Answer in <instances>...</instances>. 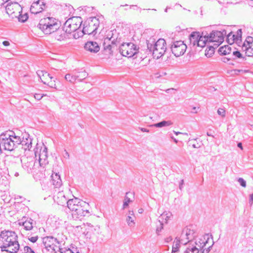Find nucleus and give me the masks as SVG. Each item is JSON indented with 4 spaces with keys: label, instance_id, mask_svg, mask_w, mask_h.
Instances as JSON below:
<instances>
[{
    "label": "nucleus",
    "instance_id": "f257e3e1",
    "mask_svg": "<svg viewBox=\"0 0 253 253\" xmlns=\"http://www.w3.org/2000/svg\"><path fill=\"white\" fill-rule=\"evenodd\" d=\"M17 235L12 231L4 230L0 233V248L1 251L16 253L19 250Z\"/></svg>",
    "mask_w": 253,
    "mask_h": 253
},
{
    "label": "nucleus",
    "instance_id": "f03ea898",
    "mask_svg": "<svg viewBox=\"0 0 253 253\" xmlns=\"http://www.w3.org/2000/svg\"><path fill=\"white\" fill-rule=\"evenodd\" d=\"M88 207V203L77 198L69 199L67 203V207L73 211L72 216L75 219L89 214Z\"/></svg>",
    "mask_w": 253,
    "mask_h": 253
},
{
    "label": "nucleus",
    "instance_id": "7ed1b4c3",
    "mask_svg": "<svg viewBox=\"0 0 253 253\" xmlns=\"http://www.w3.org/2000/svg\"><path fill=\"white\" fill-rule=\"evenodd\" d=\"M154 37L146 40L147 49L152 53L154 58L159 59L166 52V42L163 39H160L157 42Z\"/></svg>",
    "mask_w": 253,
    "mask_h": 253
},
{
    "label": "nucleus",
    "instance_id": "20e7f679",
    "mask_svg": "<svg viewBox=\"0 0 253 253\" xmlns=\"http://www.w3.org/2000/svg\"><path fill=\"white\" fill-rule=\"evenodd\" d=\"M37 27L40 29L45 34H50L59 27L57 20L53 17H47L42 19Z\"/></svg>",
    "mask_w": 253,
    "mask_h": 253
},
{
    "label": "nucleus",
    "instance_id": "39448f33",
    "mask_svg": "<svg viewBox=\"0 0 253 253\" xmlns=\"http://www.w3.org/2000/svg\"><path fill=\"white\" fill-rule=\"evenodd\" d=\"M3 136L1 143L5 150L11 151L18 146L19 136L16 135L13 131H11L10 134H5Z\"/></svg>",
    "mask_w": 253,
    "mask_h": 253
},
{
    "label": "nucleus",
    "instance_id": "423d86ee",
    "mask_svg": "<svg viewBox=\"0 0 253 253\" xmlns=\"http://www.w3.org/2000/svg\"><path fill=\"white\" fill-rule=\"evenodd\" d=\"M198 236V233L195 228L193 225H189L184 227L179 237L181 241V244L186 245L188 243H192L193 240Z\"/></svg>",
    "mask_w": 253,
    "mask_h": 253
},
{
    "label": "nucleus",
    "instance_id": "0eeeda50",
    "mask_svg": "<svg viewBox=\"0 0 253 253\" xmlns=\"http://www.w3.org/2000/svg\"><path fill=\"white\" fill-rule=\"evenodd\" d=\"M83 22L81 17L76 16L69 18L64 24V28L66 32L71 34L73 32L78 30L81 27Z\"/></svg>",
    "mask_w": 253,
    "mask_h": 253
},
{
    "label": "nucleus",
    "instance_id": "6e6552de",
    "mask_svg": "<svg viewBox=\"0 0 253 253\" xmlns=\"http://www.w3.org/2000/svg\"><path fill=\"white\" fill-rule=\"evenodd\" d=\"M137 45L132 42L123 43L119 47L120 53L124 56L131 57L137 53Z\"/></svg>",
    "mask_w": 253,
    "mask_h": 253
},
{
    "label": "nucleus",
    "instance_id": "1a4fd4ad",
    "mask_svg": "<svg viewBox=\"0 0 253 253\" xmlns=\"http://www.w3.org/2000/svg\"><path fill=\"white\" fill-rule=\"evenodd\" d=\"M10 2L5 6V10L9 17L13 19L17 17L20 12H22V7L18 2L9 0Z\"/></svg>",
    "mask_w": 253,
    "mask_h": 253
},
{
    "label": "nucleus",
    "instance_id": "9d476101",
    "mask_svg": "<svg viewBox=\"0 0 253 253\" xmlns=\"http://www.w3.org/2000/svg\"><path fill=\"white\" fill-rule=\"evenodd\" d=\"M38 77L41 82L45 84H47L52 88L57 89V86L54 78L47 73L43 70H38L37 72Z\"/></svg>",
    "mask_w": 253,
    "mask_h": 253
},
{
    "label": "nucleus",
    "instance_id": "9b49d317",
    "mask_svg": "<svg viewBox=\"0 0 253 253\" xmlns=\"http://www.w3.org/2000/svg\"><path fill=\"white\" fill-rule=\"evenodd\" d=\"M226 35V31L223 30L222 31H212L208 34L209 42H216L214 46L217 47L224 41V36Z\"/></svg>",
    "mask_w": 253,
    "mask_h": 253
},
{
    "label": "nucleus",
    "instance_id": "f8f14e48",
    "mask_svg": "<svg viewBox=\"0 0 253 253\" xmlns=\"http://www.w3.org/2000/svg\"><path fill=\"white\" fill-rule=\"evenodd\" d=\"M99 26V21L96 17L91 18L87 23L85 22L84 25V31L88 35L94 36L96 34V30Z\"/></svg>",
    "mask_w": 253,
    "mask_h": 253
},
{
    "label": "nucleus",
    "instance_id": "ddd939ff",
    "mask_svg": "<svg viewBox=\"0 0 253 253\" xmlns=\"http://www.w3.org/2000/svg\"><path fill=\"white\" fill-rule=\"evenodd\" d=\"M171 52L175 57L182 55L185 52L187 45L182 41H173L170 46Z\"/></svg>",
    "mask_w": 253,
    "mask_h": 253
},
{
    "label": "nucleus",
    "instance_id": "4468645a",
    "mask_svg": "<svg viewBox=\"0 0 253 253\" xmlns=\"http://www.w3.org/2000/svg\"><path fill=\"white\" fill-rule=\"evenodd\" d=\"M22 168L28 173H32L36 169V160L33 157L23 156L21 159Z\"/></svg>",
    "mask_w": 253,
    "mask_h": 253
},
{
    "label": "nucleus",
    "instance_id": "2eb2a0df",
    "mask_svg": "<svg viewBox=\"0 0 253 253\" xmlns=\"http://www.w3.org/2000/svg\"><path fill=\"white\" fill-rule=\"evenodd\" d=\"M209 239V234H206L201 238L198 239L195 238V239L193 240V241L194 240V244H193V243L191 244L190 243L188 245H190V246L192 247H196L199 251V253H201L202 251L207 250L208 247L209 246H207Z\"/></svg>",
    "mask_w": 253,
    "mask_h": 253
},
{
    "label": "nucleus",
    "instance_id": "dca6fc26",
    "mask_svg": "<svg viewBox=\"0 0 253 253\" xmlns=\"http://www.w3.org/2000/svg\"><path fill=\"white\" fill-rule=\"evenodd\" d=\"M18 224L22 227L21 230L30 231L34 228L36 222L31 218L23 216L18 220Z\"/></svg>",
    "mask_w": 253,
    "mask_h": 253
},
{
    "label": "nucleus",
    "instance_id": "f3484780",
    "mask_svg": "<svg viewBox=\"0 0 253 253\" xmlns=\"http://www.w3.org/2000/svg\"><path fill=\"white\" fill-rule=\"evenodd\" d=\"M22 139L19 136L20 142L18 143V146L21 145L22 148L26 151L27 150H30L32 147V139L30 137L28 133H25L22 134Z\"/></svg>",
    "mask_w": 253,
    "mask_h": 253
},
{
    "label": "nucleus",
    "instance_id": "a211bd4d",
    "mask_svg": "<svg viewBox=\"0 0 253 253\" xmlns=\"http://www.w3.org/2000/svg\"><path fill=\"white\" fill-rule=\"evenodd\" d=\"M52 34V37L55 40L62 41L69 39V33L66 32V30L63 28H59L58 27L57 30L51 33Z\"/></svg>",
    "mask_w": 253,
    "mask_h": 253
},
{
    "label": "nucleus",
    "instance_id": "6ab92c4d",
    "mask_svg": "<svg viewBox=\"0 0 253 253\" xmlns=\"http://www.w3.org/2000/svg\"><path fill=\"white\" fill-rule=\"evenodd\" d=\"M45 6V3L43 1L38 0L32 3L30 10L32 13L37 14L42 12Z\"/></svg>",
    "mask_w": 253,
    "mask_h": 253
},
{
    "label": "nucleus",
    "instance_id": "aec40b11",
    "mask_svg": "<svg viewBox=\"0 0 253 253\" xmlns=\"http://www.w3.org/2000/svg\"><path fill=\"white\" fill-rule=\"evenodd\" d=\"M43 244L49 245L56 248H60L61 246L62 241L53 236H46L42 238Z\"/></svg>",
    "mask_w": 253,
    "mask_h": 253
},
{
    "label": "nucleus",
    "instance_id": "412c9836",
    "mask_svg": "<svg viewBox=\"0 0 253 253\" xmlns=\"http://www.w3.org/2000/svg\"><path fill=\"white\" fill-rule=\"evenodd\" d=\"M84 49L91 53H97L100 50V46L96 42L88 41L85 43Z\"/></svg>",
    "mask_w": 253,
    "mask_h": 253
},
{
    "label": "nucleus",
    "instance_id": "4be33fe9",
    "mask_svg": "<svg viewBox=\"0 0 253 253\" xmlns=\"http://www.w3.org/2000/svg\"><path fill=\"white\" fill-rule=\"evenodd\" d=\"M39 165L42 167L48 164L47 160V150L46 147L43 148L42 150H41L39 154Z\"/></svg>",
    "mask_w": 253,
    "mask_h": 253
},
{
    "label": "nucleus",
    "instance_id": "5701e85b",
    "mask_svg": "<svg viewBox=\"0 0 253 253\" xmlns=\"http://www.w3.org/2000/svg\"><path fill=\"white\" fill-rule=\"evenodd\" d=\"M54 200L58 205L61 206H64L65 204L67 205L69 200L63 191H59L56 195H54Z\"/></svg>",
    "mask_w": 253,
    "mask_h": 253
},
{
    "label": "nucleus",
    "instance_id": "b1692460",
    "mask_svg": "<svg viewBox=\"0 0 253 253\" xmlns=\"http://www.w3.org/2000/svg\"><path fill=\"white\" fill-rule=\"evenodd\" d=\"M113 37H111V38H107L105 39L103 46H104V49L105 50H108V52L109 54H112L113 53V50H112V48L114 47L115 46H117V39H114L111 42V44L110 43H108L106 45V43L107 42H109L112 39H113Z\"/></svg>",
    "mask_w": 253,
    "mask_h": 253
},
{
    "label": "nucleus",
    "instance_id": "393cba45",
    "mask_svg": "<svg viewBox=\"0 0 253 253\" xmlns=\"http://www.w3.org/2000/svg\"><path fill=\"white\" fill-rule=\"evenodd\" d=\"M44 167H41L40 166L38 167L39 169H37V168L34 170V171L32 173L34 178L37 180H42L45 177V174L44 173L45 169H44Z\"/></svg>",
    "mask_w": 253,
    "mask_h": 253
},
{
    "label": "nucleus",
    "instance_id": "a878e982",
    "mask_svg": "<svg viewBox=\"0 0 253 253\" xmlns=\"http://www.w3.org/2000/svg\"><path fill=\"white\" fill-rule=\"evenodd\" d=\"M213 245V242L212 241V244L208 247L207 250H204L202 251L201 253H199V251L196 247H192L190 246V245H188V247L186 248L183 253H209Z\"/></svg>",
    "mask_w": 253,
    "mask_h": 253
},
{
    "label": "nucleus",
    "instance_id": "bb28decb",
    "mask_svg": "<svg viewBox=\"0 0 253 253\" xmlns=\"http://www.w3.org/2000/svg\"><path fill=\"white\" fill-rule=\"evenodd\" d=\"M242 30L241 29H238L236 32V34H233L231 32L227 35V41L228 43H230V37L232 36L231 42L234 43V42L241 41L242 39Z\"/></svg>",
    "mask_w": 253,
    "mask_h": 253
},
{
    "label": "nucleus",
    "instance_id": "cd10ccee",
    "mask_svg": "<svg viewBox=\"0 0 253 253\" xmlns=\"http://www.w3.org/2000/svg\"><path fill=\"white\" fill-rule=\"evenodd\" d=\"M50 181L55 188H59L62 185L60 176L57 173L52 174Z\"/></svg>",
    "mask_w": 253,
    "mask_h": 253
},
{
    "label": "nucleus",
    "instance_id": "c85d7f7f",
    "mask_svg": "<svg viewBox=\"0 0 253 253\" xmlns=\"http://www.w3.org/2000/svg\"><path fill=\"white\" fill-rule=\"evenodd\" d=\"M207 42H209L208 34H205L204 32H203L201 35H200L199 37L196 45L198 46L204 47L206 46Z\"/></svg>",
    "mask_w": 253,
    "mask_h": 253
},
{
    "label": "nucleus",
    "instance_id": "c756f323",
    "mask_svg": "<svg viewBox=\"0 0 253 253\" xmlns=\"http://www.w3.org/2000/svg\"><path fill=\"white\" fill-rule=\"evenodd\" d=\"M43 247L42 249V253H55L56 251L61 250V247L56 248L49 245L43 244Z\"/></svg>",
    "mask_w": 253,
    "mask_h": 253
},
{
    "label": "nucleus",
    "instance_id": "7c9ffc66",
    "mask_svg": "<svg viewBox=\"0 0 253 253\" xmlns=\"http://www.w3.org/2000/svg\"><path fill=\"white\" fill-rule=\"evenodd\" d=\"M199 32H193L189 36V40L191 44L195 46L197 44L200 37Z\"/></svg>",
    "mask_w": 253,
    "mask_h": 253
},
{
    "label": "nucleus",
    "instance_id": "2f4dec72",
    "mask_svg": "<svg viewBox=\"0 0 253 253\" xmlns=\"http://www.w3.org/2000/svg\"><path fill=\"white\" fill-rule=\"evenodd\" d=\"M218 52L220 55H228L231 53L232 48L229 45L222 46L219 48Z\"/></svg>",
    "mask_w": 253,
    "mask_h": 253
},
{
    "label": "nucleus",
    "instance_id": "473e14b6",
    "mask_svg": "<svg viewBox=\"0 0 253 253\" xmlns=\"http://www.w3.org/2000/svg\"><path fill=\"white\" fill-rule=\"evenodd\" d=\"M181 241L180 239L176 237L173 243L171 253H178Z\"/></svg>",
    "mask_w": 253,
    "mask_h": 253
},
{
    "label": "nucleus",
    "instance_id": "72a5a7b5",
    "mask_svg": "<svg viewBox=\"0 0 253 253\" xmlns=\"http://www.w3.org/2000/svg\"><path fill=\"white\" fill-rule=\"evenodd\" d=\"M76 81L81 82L85 79L88 76V73L85 71L83 70L80 72H75Z\"/></svg>",
    "mask_w": 253,
    "mask_h": 253
},
{
    "label": "nucleus",
    "instance_id": "f704fd0d",
    "mask_svg": "<svg viewBox=\"0 0 253 253\" xmlns=\"http://www.w3.org/2000/svg\"><path fill=\"white\" fill-rule=\"evenodd\" d=\"M134 216L133 214V211H129L128 212V215L126 217V221L127 222L128 225L130 227H133L135 225V222L134 221Z\"/></svg>",
    "mask_w": 253,
    "mask_h": 253
},
{
    "label": "nucleus",
    "instance_id": "c9c22d12",
    "mask_svg": "<svg viewBox=\"0 0 253 253\" xmlns=\"http://www.w3.org/2000/svg\"><path fill=\"white\" fill-rule=\"evenodd\" d=\"M173 123L171 121H163L153 125V126L156 127H162L171 126Z\"/></svg>",
    "mask_w": 253,
    "mask_h": 253
},
{
    "label": "nucleus",
    "instance_id": "e433bc0d",
    "mask_svg": "<svg viewBox=\"0 0 253 253\" xmlns=\"http://www.w3.org/2000/svg\"><path fill=\"white\" fill-rule=\"evenodd\" d=\"M216 48L215 46L214 47L212 45L208 46L205 50V55L208 57H211L214 54Z\"/></svg>",
    "mask_w": 253,
    "mask_h": 253
},
{
    "label": "nucleus",
    "instance_id": "4c0bfd02",
    "mask_svg": "<svg viewBox=\"0 0 253 253\" xmlns=\"http://www.w3.org/2000/svg\"><path fill=\"white\" fill-rule=\"evenodd\" d=\"M17 16L15 18L18 19V20L20 22L24 23L28 19V14L27 13H25L24 14H22V12H20L17 15Z\"/></svg>",
    "mask_w": 253,
    "mask_h": 253
},
{
    "label": "nucleus",
    "instance_id": "58836bf2",
    "mask_svg": "<svg viewBox=\"0 0 253 253\" xmlns=\"http://www.w3.org/2000/svg\"><path fill=\"white\" fill-rule=\"evenodd\" d=\"M74 34H73V37L75 39H78L80 37H82L84 35L87 34L85 31H84V29L83 28L82 30H79V29L75 32H74Z\"/></svg>",
    "mask_w": 253,
    "mask_h": 253
},
{
    "label": "nucleus",
    "instance_id": "ea45409f",
    "mask_svg": "<svg viewBox=\"0 0 253 253\" xmlns=\"http://www.w3.org/2000/svg\"><path fill=\"white\" fill-rule=\"evenodd\" d=\"M65 79L70 83H74L76 82V77L75 73L74 74H67L65 76Z\"/></svg>",
    "mask_w": 253,
    "mask_h": 253
},
{
    "label": "nucleus",
    "instance_id": "a19ab883",
    "mask_svg": "<svg viewBox=\"0 0 253 253\" xmlns=\"http://www.w3.org/2000/svg\"><path fill=\"white\" fill-rule=\"evenodd\" d=\"M232 58H243L244 60H246L245 57H243L242 54L240 53L239 51L235 50L233 51V53L232 54Z\"/></svg>",
    "mask_w": 253,
    "mask_h": 253
},
{
    "label": "nucleus",
    "instance_id": "79ce46f5",
    "mask_svg": "<svg viewBox=\"0 0 253 253\" xmlns=\"http://www.w3.org/2000/svg\"><path fill=\"white\" fill-rule=\"evenodd\" d=\"M242 49L243 51H246V54L248 56H251V54H250L249 53V50H253V48H252L250 46H248V45H246L245 43H244L242 46Z\"/></svg>",
    "mask_w": 253,
    "mask_h": 253
},
{
    "label": "nucleus",
    "instance_id": "37998d69",
    "mask_svg": "<svg viewBox=\"0 0 253 253\" xmlns=\"http://www.w3.org/2000/svg\"><path fill=\"white\" fill-rule=\"evenodd\" d=\"M128 194V192L126 193V195H127ZM131 201L130 200V198L126 196L125 198V201L124 202L123 204V209H125L126 208L130 202H131Z\"/></svg>",
    "mask_w": 253,
    "mask_h": 253
},
{
    "label": "nucleus",
    "instance_id": "c03bdc74",
    "mask_svg": "<svg viewBox=\"0 0 253 253\" xmlns=\"http://www.w3.org/2000/svg\"><path fill=\"white\" fill-rule=\"evenodd\" d=\"M246 42L247 43L248 46H250V44L253 42V38L251 36H248L246 38L244 43H246Z\"/></svg>",
    "mask_w": 253,
    "mask_h": 253
},
{
    "label": "nucleus",
    "instance_id": "a18cd8bd",
    "mask_svg": "<svg viewBox=\"0 0 253 253\" xmlns=\"http://www.w3.org/2000/svg\"><path fill=\"white\" fill-rule=\"evenodd\" d=\"M24 253H35L34 250L29 246H25L24 247Z\"/></svg>",
    "mask_w": 253,
    "mask_h": 253
},
{
    "label": "nucleus",
    "instance_id": "49530a36",
    "mask_svg": "<svg viewBox=\"0 0 253 253\" xmlns=\"http://www.w3.org/2000/svg\"><path fill=\"white\" fill-rule=\"evenodd\" d=\"M237 181L241 186L243 187H246V181L243 178H239Z\"/></svg>",
    "mask_w": 253,
    "mask_h": 253
},
{
    "label": "nucleus",
    "instance_id": "de8ad7c7",
    "mask_svg": "<svg viewBox=\"0 0 253 253\" xmlns=\"http://www.w3.org/2000/svg\"><path fill=\"white\" fill-rule=\"evenodd\" d=\"M217 113L219 115H220L222 117H224L225 116V111L224 109L222 108H219L218 109Z\"/></svg>",
    "mask_w": 253,
    "mask_h": 253
},
{
    "label": "nucleus",
    "instance_id": "09e8293b",
    "mask_svg": "<svg viewBox=\"0 0 253 253\" xmlns=\"http://www.w3.org/2000/svg\"><path fill=\"white\" fill-rule=\"evenodd\" d=\"M39 238V237L38 236H34V237H29L28 238V240L31 241V242L34 243H36L38 239Z\"/></svg>",
    "mask_w": 253,
    "mask_h": 253
},
{
    "label": "nucleus",
    "instance_id": "8fccbe9b",
    "mask_svg": "<svg viewBox=\"0 0 253 253\" xmlns=\"http://www.w3.org/2000/svg\"><path fill=\"white\" fill-rule=\"evenodd\" d=\"M176 91H177L176 89L172 88L168 89L166 90V92L167 93H169V94H176V93H177Z\"/></svg>",
    "mask_w": 253,
    "mask_h": 253
},
{
    "label": "nucleus",
    "instance_id": "3c124183",
    "mask_svg": "<svg viewBox=\"0 0 253 253\" xmlns=\"http://www.w3.org/2000/svg\"><path fill=\"white\" fill-rule=\"evenodd\" d=\"M234 59H235L234 58H232L231 57H223L222 58L221 60L224 63H227L229 61L233 60Z\"/></svg>",
    "mask_w": 253,
    "mask_h": 253
},
{
    "label": "nucleus",
    "instance_id": "603ef678",
    "mask_svg": "<svg viewBox=\"0 0 253 253\" xmlns=\"http://www.w3.org/2000/svg\"><path fill=\"white\" fill-rule=\"evenodd\" d=\"M59 251L60 253H74L73 251L69 248L66 249L64 251H62V249L61 248V250H59Z\"/></svg>",
    "mask_w": 253,
    "mask_h": 253
},
{
    "label": "nucleus",
    "instance_id": "864d4df0",
    "mask_svg": "<svg viewBox=\"0 0 253 253\" xmlns=\"http://www.w3.org/2000/svg\"><path fill=\"white\" fill-rule=\"evenodd\" d=\"M162 215L163 216H165V214H164V213L162 214ZM171 216H172V214L170 212H169V213H166V214L165 219L166 220H169V219H170V218Z\"/></svg>",
    "mask_w": 253,
    "mask_h": 253
},
{
    "label": "nucleus",
    "instance_id": "5fc2aeb1",
    "mask_svg": "<svg viewBox=\"0 0 253 253\" xmlns=\"http://www.w3.org/2000/svg\"><path fill=\"white\" fill-rule=\"evenodd\" d=\"M129 8H130V9L133 8V9H136V10L139 9L140 11V12H141V8L138 7L137 5H130L129 6Z\"/></svg>",
    "mask_w": 253,
    "mask_h": 253
},
{
    "label": "nucleus",
    "instance_id": "6e6d98bb",
    "mask_svg": "<svg viewBox=\"0 0 253 253\" xmlns=\"http://www.w3.org/2000/svg\"><path fill=\"white\" fill-rule=\"evenodd\" d=\"M190 144L192 145V146L194 148H199L201 147L200 145L199 144V143H192L191 142L190 143Z\"/></svg>",
    "mask_w": 253,
    "mask_h": 253
},
{
    "label": "nucleus",
    "instance_id": "4d7b16f0",
    "mask_svg": "<svg viewBox=\"0 0 253 253\" xmlns=\"http://www.w3.org/2000/svg\"><path fill=\"white\" fill-rule=\"evenodd\" d=\"M248 70H239V69L235 70V72L236 74H238L239 73H240L241 72L246 73V72H248Z\"/></svg>",
    "mask_w": 253,
    "mask_h": 253
},
{
    "label": "nucleus",
    "instance_id": "13d9d810",
    "mask_svg": "<svg viewBox=\"0 0 253 253\" xmlns=\"http://www.w3.org/2000/svg\"><path fill=\"white\" fill-rule=\"evenodd\" d=\"M172 240V238L171 236H169L165 238V241L166 243H169Z\"/></svg>",
    "mask_w": 253,
    "mask_h": 253
},
{
    "label": "nucleus",
    "instance_id": "bf43d9fd",
    "mask_svg": "<svg viewBox=\"0 0 253 253\" xmlns=\"http://www.w3.org/2000/svg\"><path fill=\"white\" fill-rule=\"evenodd\" d=\"M64 151H65V154H64V158H65L66 159H69L70 157V155H69V153L66 150H65Z\"/></svg>",
    "mask_w": 253,
    "mask_h": 253
},
{
    "label": "nucleus",
    "instance_id": "052dcab7",
    "mask_svg": "<svg viewBox=\"0 0 253 253\" xmlns=\"http://www.w3.org/2000/svg\"><path fill=\"white\" fill-rule=\"evenodd\" d=\"M31 97H32L33 98H34L35 99L38 100H41L42 97H43L44 96H31Z\"/></svg>",
    "mask_w": 253,
    "mask_h": 253
},
{
    "label": "nucleus",
    "instance_id": "680f3d73",
    "mask_svg": "<svg viewBox=\"0 0 253 253\" xmlns=\"http://www.w3.org/2000/svg\"><path fill=\"white\" fill-rule=\"evenodd\" d=\"M183 184H184V180L183 179H182V180H181V181L179 183V188L181 190L182 189Z\"/></svg>",
    "mask_w": 253,
    "mask_h": 253
},
{
    "label": "nucleus",
    "instance_id": "e2e57ef3",
    "mask_svg": "<svg viewBox=\"0 0 253 253\" xmlns=\"http://www.w3.org/2000/svg\"><path fill=\"white\" fill-rule=\"evenodd\" d=\"M2 44L4 46H8L10 43L8 41H4L2 42Z\"/></svg>",
    "mask_w": 253,
    "mask_h": 253
},
{
    "label": "nucleus",
    "instance_id": "0e129e2a",
    "mask_svg": "<svg viewBox=\"0 0 253 253\" xmlns=\"http://www.w3.org/2000/svg\"><path fill=\"white\" fill-rule=\"evenodd\" d=\"M197 109H199V107H198V108H197L196 107H194L193 108H192V111H191V113H197Z\"/></svg>",
    "mask_w": 253,
    "mask_h": 253
},
{
    "label": "nucleus",
    "instance_id": "69168bd1",
    "mask_svg": "<svg viewBox=\"0 0 253 253\" xmlns=\"http://www.w3.org/2000/svg\"><path fill=\"white\" fill-rule=\"evenodd\" d=\"M140 130L142 131V132H149V130L147 128H143V127H141L140 128Z\"/></svg>",
    "mask_w": 253,
    "mask_h": 253
},
{
    "label": "nucleus",
    "instance_id": "338daca9",
    "mask_svg": "<svg viewBox=\"0 0 253 253\" xmlns=\"http://www.w3.org/2000/svg\"><path fill=\"white\" fill-rule=\"evenodd\" d=\"M250 203H253V193L250 195Z\"/></svg>",
    "mask_w": 253,
    "mask_h": 253
},
{
    "label": "nucleus",
    "instance_id": "774afa93",
    "mask_svg": "<svg viewBox=\"0 0 253 253\" xmlns=\"http://www.w3.org/2000/svg\"><path fill=\"white\" fill-rule=\"evenodd\" d=\"M170 137L173 140V141L175 143H177L178 142V140H177L176 138H175L172 135H170Z\"/></svg>",
    "mask_w": 253,
    "mask_h": 253
}]
</instances>
